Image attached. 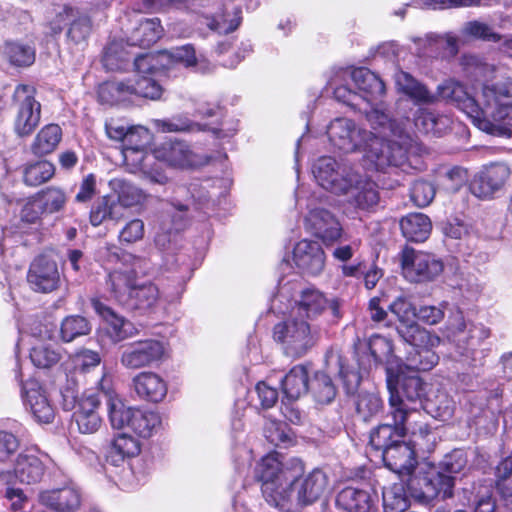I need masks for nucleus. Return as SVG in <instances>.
I'll list each match as a JSON object with an SVG mask.
<instances>
[{
	"mask_svg": "<svg viewBox=\"0 0 512 512\" xmlns=\"http://www.w3.org/2000/svg\"><path fill=\"white\" fill-rule=\"evenodd\" d=\"M461 65L470 77L481 81L471 96L464 85L449 79L437 87V96L409 73L398 71L395 84L416 103H433L437 97L453 102L481 131L493 136L512 134V77L502 76L491 64L472 54L463 55Z\"/></svg>",
	"mask_w": 512,
	"mask_h": 512,
	"instance_id": "obj_1",
	"label": "nucleus"
},
{
	"mask_svg": "<svg viewBox=\"0 0 512 512\" xmlns=\"http://www.w3.org/2000/svg\"><path fill=\"white\" fill-rule=\"evenodd\" d=\"M365 114L373 131L361 128L352 119L338 117L327 126L330 145L344 153H363L365 160L378 171L418 169L421 147L405 124L392 120L379 108L365 110Z\"/></svg>",
	"mask_w": 512,
	"mask_h": 512,
	"instance_id": "obj_2",
	"label": "nucleus"
},
{
	"mask_svg": "<svg viewBox=\"0 0 512 512\" xmlns=\"http://www.w3.org/2000/svg\"><path fill=\"white\" fill-rule=\"evenodd\" d=\"M385 466L394 473L405 477L406 487L414 497L446 499L453 494V482L441 473L430 476L421 472L414 474L417 465L416 453L409 443L399 440L382 454Z\"/></svg>",
	"mask_w": 512,
	"mask_h": 512,
	"instance_id": "obj_3",
	"label": "nucleus"
},
{
	"mask_svg": "<svg viewBox=\"0 0 512 512\" xmlns=\"http://www.w3.org/2000/svg\"><path fill=\"white\" fill-rule=\"evenodd\" d=\"M443 335L455 346L462 360L470 365H476L487 355L486 349L480 347L490 336V330L482 324L466 322L459 310L449 315Z\"/></svg>",
	"mask_w": 512,
	"mask_h": 512,
	"instance_id": "obj_4",
	"label": "nucleus"
},
{
	"mask_svg": "<svg viewBox=\"0 0 512 512\" xmlns=\"http://www.w3.org/2000/svg\"><path fill=\"white\" fill-rule=\"evenodd\" d=\"M106 286L120 305L140 313L154 309L160 300L159 289L155 284L149 282L138 285L125 272H110Z\"/></svg>",
	"mask_w": 512,
	"mask_h": 512,
	"instance_id": "obj_5",
	"label": "nucleus"
},
{
	"mask_svg": "<svg viewBox=\"0 0 512 512\" xmlns=\"http://www.w3.org/2000/svg\"><path fill=\"white\" fill-rule=\"evenodd\" d=\"M196 186L197 184H192L190 188L180 186L175 190V196L170 201L173 211L169 210L166 216H162L155 235V245L160 250L173 251L175 249L179 233L188 223L186 212L192 199L202 202L206 198L203 194L196 196Z\"/></svg>",
	"mask_w": 512,
	"mask_h": 512,
	"instance_id": "obj_6",
	"label": "nucleus"
},
{
	"mask_svg": "<svg viewBox=\"0 0 512 512\" xmlns=\"http://www.w3.org/2000/svg\"><path fill=\"white\" fill-rule=\"evenodd\" d=\"M273 337L287 356L299 358L314 347L318 332L306 320L292 313L274 326Z\"/></svg>",
	"mask_w": 512,
	"mask_h": 512,
	"instance_id": "obj_7",
	"label": "nucleus"
},
{
	"mask_svg": "<svg viewBox=\"0 0 512 512\" xmlns=\"http://www.w3.org/2000/svg\"><path fill=\"white\" fill-rule=\"evenodd\" d=\"M285 486L282 496L278 498L277 509L285 512H298L303 506L318 500L327 489V476L320 469H315L306 477L297 479Z\"/></svg>",
	"mask_w": 512,
	"mask_h": 512,
	"instance_id": "obj_8",
	"label": "nucleus"
},
{
	"mask_svg": "<svg viewBox=\"0 0 512 512\" xmlns=\"http://www.w3.org/2000/svg\"><path fill=\"white\" fill-rule=\"evenodd\" d=\"M389 405L393 424H381L370 434V446L381 455L405 436L406 422L415 414V408L408 407L399 394L391 393Z\"/></svg>",
	"mask_w": 512,
	"mask_h": 512,
	"instance_id": "obj_9",
	"label": "nucleus"
},
{
	"mask_svg": "<svg viewBox=\"0 0 512 512\" xmlns=\"http://www.w3.org/2000/svg\"><path fill=\"white\" fill-rule=\"evenodd\" d=\"M257 473L266 501L276 508L282 490L295 480V470L285 464L279 454L271 453L261 459Z\"/></svg>",
	"mask_w": 512,
	"mask_h": 512,
	"instance_id": "obj_10",
	"label": "nucleus"
},
{
	"mask_svg": "<svg viewBox=\"0 0 512 512\" xmlns=\"http://www.w3.org/2000/svg\"><path fill=\"white\" fill-rule=\"evenodd\" d=\"M404 278L411 283L425 284L435 281L443 272V261L434 254L406 249L401 257Z\"/></svg>",
	"mask_w": 512,
	"mask_h": 512,
	"instance_id": "obj_11",
	"label": "nucleus"
},
{
	"mask_svg": "<svg viewBox=\"0 0 512 512\" xmlns=\"http://www.w3.org/2000/svg\"><path fill=\"white\" fill-rule=\"evenodd\" d=\"M318 184L332 193L345 195L356 170L345 163H338L333 157L323 156L315 161L312 168Z\"/></svg>",
	"mask_w": 512,
	"mask_h": 512,
	"instance_id": "obj_12",
	"label": "nucleus"
},
{
	"mask_svg": "<svg viewBox=\"0 0 512 512\" xmlns=\"http://www.w3.org/2000/svg\"><path fill=\"white\" fill-rule=\"evenodd\" d=\"M50 461V457L45 453H20L12 469L0 471V484H36L43 478Z\"/></svg>",
	"mask_w": 512,
	"mask_h": 512,
	"instance_id": "obj_13",
	"label": "nucleus"
},
{
	"mask_svg": "<svg viewBox=\"0 0 512 512\" xmlns=\"http://www.w3.org/2000/svg\"><path fill=\"white\" fill-rule=\"evenodd\" d=\"M36 88L29 84H18L13 93V101L17 104V115L14 129L21 137L29 136L39 125L41 104L36 100Z\"/></svg>",
	"mask_w": 512,
	"mask_h": 512,
	"instance_id": "obj_14",
	"label": "nucleus"
},
{
	"mask_svg": "<svg viewBox=\"0 0 512 512\" xmlns=\"http://www.w3.org/2000/svg\"><path fill=\"white\" fill-rule=\"evenodd\" d=\"M15 379L21 385L26 410L38 423H51L55 418V407L46 390L36 380L31 379L23 382L21 368L18 363L15 369Z\"/></svg>",
	"mask_w": 512,
	"mask_h": 512,
	"instance_id": "obj_15",
	"label": "nucleus"
},
{
	"mask_svg": "<svg viewBox=\"0 0 512 512\" xmlns=\"http://www.w3.org/2000/svg\"><path fill=\"white\" fill-rule=\"evenodd\" d=\"M166 353V345L157 339H146L126 345L120 362L127 369L149 367L161 361Z\"/></svg>",
	"mask_w": 512,
	"mask_h": 512,
	"instance_id": "obj_16",
	"label": "nucleus"
},
{
	"mask_svg": "<svg viewBox=\"0 0 512 512\" xmlns=\"http://www.w3.org/2000/svg\"><path fill=\"white\" fill-rule=\"evenodd\" d=\"M340 75L342 78L350 77L352 79L358 90L361 102L369 106V109L379 108L386 113L383 104L377 103L385 93V84L378 75L364 67L352 70L341 69Z\"/></svg>",
	"mask_w": 512,
	"mask_h": 512,
	"instance_id": "obj_17",
	"label": "nucleus"
},
{
	"mask_svg": "<svg viewBox=\"0 0 512 512\" xmlns=\"http://www.w3.org/2000/svg\"><path fill=\"white\" fill-rule=\"evenodd\" d=\"M37 503L51 512H77L82 504V492L73 482L61 487L41 489Z\"/></svg>",
	"mask_w": 512,
	"mask_h": 512,
	"instance_id": "obj_18",
	"label": "nucleus"
},
{
	"mask_svg": "<svg viewBox=\"0 0 512 512\" xmlns=\"http://www.w3.org/2000/svg\"><path fill=\"white\" fill-rule=\"evenodd\" d=\"M155 157L174 168H191L205 163V159L195 153L191 146L183 140L169 139L155 147Z\"/></svg>",
	"mask_w": 512,
	"mask_h": 512,
	"instance_id": "obj_19",
	"label": "nucleus"
},
{
	"mask_svg": "<svg viewBox=\"0 0 512 512\" xmlns=\"http://www.w3.org/2000/svg\"><path fill=\"white\" fill-rule=\"evenodd\" d=\"M511 176L505 163H491L485 166L471 183V192L478 198L486 199L501 191Z\"/></svg>",
	"mask_w": 512,
	"mask_h": 512,
	"instance_id": "obj_20",
	"label": "nucleus"
},
{
	"mask_svg": "<svg viewBox=\"0 0 512 512\" xmlns=\"http://www.w3.org/2000/svg\"><path fill=\"white\" fill-rule=\"evenodd\" d=\"M122 156L126 166L132 173H142L150 182L164 185L168 177L157 163L155 149L153 153H148L146 149H122Z\"/></svg>",
	"mask_w": 512,
	"mask_h": 512,
	"instance_id": "obj_21",
	"label": "nucleus"
},
{
	"mask_svg": "<svg viewBox=\"0 0 512 512\" xmlns=\"http://www.w3.org/2000/svg\"><path fill=\"white\" fill-rule=\"evenodd\" d=\"M349 183L350 194L348 205L358 212H373L380 201V194L377 184L368 177L361 175L358 171L352 176Z\"/></svg>",
	"mask_w": 512,
	"mask_h": 512,
	"instance_id": "obj_22",
	"label": "nucleus"
},
{
	"mask_svg": "<svg viewBox=\"0 0 512 512\" xmlns=\"http://www.w3.org/2000/svg\"><path fill=\"white\" fill-rule=\"evenodd\" d=\"M91 304L97 315L102 320V331L113 343H119L135 335L134 325L117 314L112 308L102 303L98 298H93Z\"/></svg>",
	"mask_w": 512,
	"mask_h": 512,
	"instance_id": "obj_23",
	"label": "nucleus"
},
{
	"mask_svg": "<svg viewBox=\"0 0 512 512\" xmlns=\"http://www.w3.org/2000/svg\"><path fill=\"white\" fill-rule=\"evenodd\" d=\"M27 280L35 291L49 293L56 290L61 281L57 263L45 255L36 257L30 265Z\"/></svg>",
	"mask_w": 512,
	"mask_h": 512,
	"instance_id": "obj_24",
	"label": "nucleus"
},
{
	"mask_svg": "<svg viewBox=\"0 0 512 512\" xmlns=\"http://www.w3.org/2000/svg\"><path fill=\"white\" fill-rule=\"evenodd\" d=\"M326 310H329L332 316L338 319L340 317L339 301L336 298H326L318 289L307 288L301 292L300 299L292 313L299 317L305 314L308 319H314Z\"/></svg>",
	"mask_w": 512,
	"mask_h": 512,
	"instance_id": "obj_25",
	"label": "nucleus"
},
{
	"mask_svg": "<svg viewBox=\"0 0 512 512\" xmlns=\"http://www.w3.org/2000/svg\"><path fill=\"white\" fill-rule=\"evenodd\" d=\"M387 388L389 393L399 394L408 407L415 408V414L412 418L420 416L417 403L421 406L422 400L426 395V384L417 375L404 376L397 375L394 381L391 375L387 377Z\"/></svg>",
	"mask_w": 512,
	"mask_h": 512,
	"instance_id": "obj_26",
	"label": "nucleus"
},
{
	"mask_svg": "<svg viewBox=\"0 0 512 512\" xmlns=\"http://www.w3.org/2000/svg\"><path fill=\"white\" fill-rule=\"evenodd\" d=\"M305 221L307 227L326 245L338 241L342 235V227L339 221L324 208H309Z\"/></svg>",
	"mask_w": 512,
	"mask_h": 512,
	"instance_id": "obj_27",
	"label": "nucleus"
},
{
	"mask_svg": "<svg viewBox=\"0 0 512 512\" xmlns=\"http://www.w3.org/2000/svg\"><path fill=\"white\" fill-rule=\"evenodd\" d=\"M293 262L302 273L316 276L325 267V253L318 242L301 240L293 249Z\"/></svg>",
	"mask_w": 512,
	"mask_h": 512,
	"instance_id": "obj_28",
	"label": "nucleus"
},
{
	"mask_svg": "<svg viewBox=\"0 0 512 512\" xmlns=\"http://www.w3.org/2000/svg\"><path fill=\"white\" fill-rule=\"evenodd\" d=\"M100 388L105 396L108 417L113 429H129L130 422L136 409L128 407L118 396L111 385L110 378L103 375L100 381Z\"/></svg>",
	"mask_w": 512,
	"mask_h": 512,
	"instance_id": "obj_29",
	"label": "nucleus"
},
{
	"mask_svg": "<svg viewBox=\"0 0 512 512\" xmlns=\"http://www.w3.org/2000/svg\"><path fill=\"white\" fill-rule=\"evenodd\" d=\"M100 400L95 393H84L78 402V408L73 413V419L83 434L95 433L101 426L102 420L97 412Z\"/></svg>",
	"mask_w": 512,
	"mask_h": 512,
	"instance_id": "obj_30",
	"label": "nucleus"
},
{
	"mask_svg": "<svg viewBox=\"0 0 512 512\" xmlns=\"http://www.w3.org/2000/svg\"><path fill=\"white\" fill-rule=\"evenodd\" d=\"M154 127L163 133L166 132H195L201 130H211L215 137L220 139L230 138L233 136L237 127L234 125L228 128H209L207 125H201L199 123L193 122L187 118L183 117H174L172 119L165 120H154Z\"/></svg>",
	"mask_w": 512,
	"mask_h": 512,
	"instance_id": "obj_31",
	"label": "nucleus"
},
{
	"mask_svg": "<svg viewBox=\"0 0 512 512\" xmlns=\"http://www.w3.org/2000/svg\"><path fill=\"white\" fill-rule=\"evenodd\" d=\"M133 385L139 397L151 401L160 402L167 394V383L154 372H141L133 379Z\"/></svg>",
	"mask_w": 512,
	"mask_h": 512,
	"instance_id": "obj_32",
	"label": "nucleus"
},
{
	"mask_svg": "<svg viewBox=\"0 0 512 512\" xmlns=\"http://www.w3.org/2000/svg\"><path fill=\"white\" fill-rule=\"evenodd\" d=\"M140 451L141 444L137 438L121 433L113 439L106 460L109 464L119 467L124 465L127 459L137 456Z\"/></svg>",
	"mask_w": 512,
	"mask_h": 512,
	"instance_id": "obj_33",
	"label": "nucleus"
},
{
	"mask_svg": "<svg viewBox=\"0 0 512 512\" xmlns=\"http://www.w3.org/2000/svg\"><path fill=\"white\" fill-rule=\"evenodd\" d=\"M419 416L409 419L406 422V433H410L411 439L409 444L415 453H431L434 451L438 436L426 423L416 419Z\"/></svg>",
	"mask_w": 512,
	"mask_h": 512,
	"instance_id": "obj_34",
	"label": "nucleus"
},
{
	"mask_svg": "<svg viewBox=\"0 0 512 512\" xmlns=\"http://www.w3.org/2000/svg\"><path fill=\"white\" fill-rule=\"evenodd\" d=\"M336 505L346 512H376L369 492L355 487L342 489L337 495Z\"/></svg>",
	"mask_w": 512,
	"mask_h": 512,
	"instance_id": "obj_35",
	"label": "nucleus"
},
{
	"mask_svg": "<svg viewBox=\"0 0 512 512\" xmlns=\"http://www.w3.org/2000/svg\"><path fill=\"white\" fill-rule=\"evenodd\" d=\"M63 16L67 18V40L74 45L86 43L92 32L90 17L77 8L66 10V13L60 15Z\"/></svg>",
	"mask_w": 512,
	"mask_h": 512,
	"instance_id": "obj_36",
	"label": "nucleus"
},
{
	"mask_svg": "<svg viewBox=\"0 0 512 512\" xmlns=\"http://www.w3.org/2000/svg\"><path fill=\"white\" fill-rule=\"evenodd\" d=\"M397 332L405 342L413 347L414 350L434 348L440 343V338L436 334L421 327L415 321L406 324H399L397 326Z\"/></svg>",
	"mask_w": 512,
	"mask_h": 512,
	"instance_id": "obj_37",
	"label": "nucleus"
},
{
	"mask_svg": "<svg viewBox=\"0 0 512 512\" xmlns=\"http://www.w3.org/2000/svg\"><path fill=\"white\" fill-rule=\"evenodd\" d=\"M309 389V372L306 366L296 365L282 380V390L285 398L291 401L305 395Z\"/></svg>",
	"mask_w": 512,
	"mask_h": 512,
	"instance_id": "obj_38",
	"label": "nucleus"
},
{
	"mask_svg": "<svg viewBox=\"0 0 512 512\" xmlns=\"http://www.w3.org/2000/svg\"><path fill=\"white\" fill-rule=\"evenodd\" d=\"M62 140V129L57 124H47L36 134L30 149L38 157L46 156L56 150Z\"/></svg>",
	"mask_w": 512,
	"mask_h": 512,
	"instance_id": "obj_39",
	"label": "nucleus"
},
{
	"mask_svg": "<svg viewBox=\"0 0 512 512\" xmlns=\"http://www.w3.org/2000/svg\"><path fill=\"white\" fill-rule=\"evenodd\" d=\"M163 34V27L158 18L141 21L128 38V45L148 48L156 43Z\"/></svg>",
	"mask_w": 512,
	"mask_h": 512,
	"instance_id": "obj_40",
	"label": "nucleus"
},
{
	"mask_svg": "<svg viewBox=\"0 0 512 512\" xmlns=\"http://www.w3.org/2000/svg\"><path fill=\"white\" fill-rule=\"evenodd\" d=\"M62 357L60 347L53 341L36 339L30 350V359L37 368L48 369L57 364Z\"/></svg>",
	"mask_w": 512,
	"mask_h": 512,
	"instance_id": "obj_41",
	"label": "nucleus"
},
{
	"mask_svg": "<svg viewBox=\"0 0 512 512\" xmlns=\"http://www.w3.org/2000/svg\"><path fill=\"white\" fill-rule=\"evenodd\" d=\"M403 236L410 241L423 242L431 232V221L422 213H412L400 221Z\"/></svg>",
	"mask_w": 512,
	"mask_h": 512,
	"instance_id": "obj_42",
	"label": "nucleus"
},
{
	"mask_svg": "<svg viewBox=\"0 0 512 512\" xmlns=\"http://www.w3.org/2000/svg\"><path fill=\"white\" fill-rule=\"evenodd\" d=\"M449 118L427 109H419L414 118L415 127L422 133L440 136L449 125Z\"/></svg>",
	"mask_w": 512,
	"mask_h": 512,
	"instance_id": "obj_43",
	"label": "nucleus"
},
{
	"mask_svg": "<svg viewBox=\"0 0 512 512\" xmlns=\"http://www.w3.org/2000/svg\"><path fill=\"white\" fill-rule=\"evenodd\" d=\"M161 424V417L153 411L136 409L130 422L129 430L140 437L148 438L158 430Z\"/></svg>",
	"mask_w": 512,
	"mask_h": 512,
	"instance_id": "obj_44",
	"label": "nucleus"
},
{
	"mask_svg": "<svg viewBox=\"0 0 512 512\" xmlns=\"http://www.w3.org/2000/svg\"><path fill=\"white\" fill-rule=\"evenodd\" d=\"M405 486L406 482H399L383 489L384 512H404L409 507Z\"/></svg>",
	"mask_w": 512,
	"mask_h": 512,
	"instance_id": "obj_45",
	"label": "nucleus"
},
{
	"mask_svg": "<svg viewBox=\"0 0 512 512\" xmlns=\"http://www.w3.org/2000/svg\"><path fill=\"white\" fill-rule=\"evenodd\" d=\"M3 55L12 65L18 67L30 66L35 61L34 47L21 42H6L3 46Z\"/></svg>",
	"mask_w": 512,
	"mask_h": 512,
	"instance_id": "obj_46",
	"label": "nucleus"
},
{
	"mask_svg": "<svg viewBox=\"0 0 512 512\" xmlns=\"http://www.w3.org/2000/svg\"><path fill=\"white\" fill-rule=\"evenodd\" d=\"M131 96L130 81H111L100 85L98 97L102 103L117 104L124 102Z\"/></svg>",
	"mask_w": 512,
	"mask_h": 512,
	"instance_id": "obj_47",
	"label": "nucleus"
},
{
	"mask_svg": "<svg viewBox=\"0 0 512 512\" xmlns=\"http://www.w3.org/2000/svg\"><path fill=\"white\" fill-rule=\"evenodd\" d=\"M40 208L45 214H53L61 211L67 202L66 193L58 187H47L36 193Z\"/></svg>",
	"mask_w": 512,
	"mask_h": 512,
	"instance_id": "obj_48",
	"label": "nucleus"
},
{
	"mask_svg": "<svg viewBox=\"0 0 512 512\" xmlns=\"http://www.w3.org/2000/svg\"><path fill=\"white\" fill-rule=\"evenodd\" d=\"M111 188L117 193L118 201L125 207L139 204L144 198V192L131 182L115 178L110 181Z\"/></svg>",
	"mask_w": 512,
	"mask_h": 512,
	"instance_id": "obj_49",
	"label": "nucleus"
},
{
	"mask_svg": "<svg viewBox=\"0 0 512 512\" xmlns=\"http://www.w3.org/2000/svg\"><path fill=\"white\" fill-rule=\"evenodd\" d=\"M55 173L54 165L49 161H37L26 165L23 172L24 183L39 186L49 181Z\"/></svg>",
	"mask_w": 512,
	"mask_h": 512,
	"instance_id": "obj_50",
	"label": "nucleus"
},
{
	"mask_svg": "<svg viewBox=\"0 0 512 512\" xmlns=\"http://www.w3.org/2000/svg\"><path fill=\"white\" fill-rule=\"evenodd\" d=\"M158 76L141 75L132 83L130 81L131 95L148 98L150 100H159L164 89L157 80Z\"/></svg>",
	"mask_w": 512,
	"mask_h": 512,
	"instance_id": "obj_51",
	"label": "nucleus"
},
{
	"mask_svg": "<svg viewBox=\"0 0 512 512\" xmlns=\"http://www.w3.org/2000/svg\"><path fill=\"white\" fill-rule=\"evenodd\" d=\"M340 72L341 69L336 73L335 77L331 78L328 82L329 87L333 90L335 99L352 107L353 109H358L359 111H363L365 113V110L369 109L361 106V98L358 94V91H353L346 85L339 84L340 81L346 80L348 78H342Z\"/></svg>",
	"mask_w": 512,
	"mask_h": 512,
	"instance_id": "obj_52",
	"label": "nucleus"
},
{
	"mask_svg": "<svg viewBox=\"0 0 512 512\" xmlns=\"http://www.w3.org/2000/svg\"><path fill=\"white\" fill-rule=\"evenodd\" d=\"M134 65L137 76H160L164 70L167 69L165 63V54H163L162 51L157 54L148 53L140 55L135 58Z\"/></svg>",
	"mask_w": 512,
	"mask_h": 512,
	"instance_id": "obj_53",
	"label": "nucleus"
},
{
	"mask_svg": "<svg viewBox=\"0 0 512 512\" xmlns=\"http://www.w3.org/2000/svg\"><path fill=\"white\" fill-rule=\"evenodd\" d=\"M165 54V63L167 68L172 65L180 64L184 67H198L200 70L201 60L195 54V49L192 45H184L173 48L171 50L162 51Z\"/></svg>",
	"mask_w": 512,
	"mask_h": 512,
	"instance_id": "obj_54",
	"label": "nucleus"
},
{
	"mask_svg": "<svg viewBox=\"0 0 512 512\" xmlns=\"http://www.w3.org/2000/svg\"><path fill=\"white\" fill-rule=\"evenodd\" d=\"M315 400L320 404L331 403L336 396V387L325 372H317L310 385Z\"/></svg>",
	"mask_w": 512,
	"mask_h": 512,
	"instance_id": "obj_55",
	"label": "nucleus"
},
{
	"mask_svg": "<svg viewBox=\"0 0 512 512\" xmlns=\"http://www.w3.org/2000/svg\"><path fill=\"white\" fill-rule=\"evenodd\" d=\"M355 406L358 415L368 421L383 409V401L376 392H360Z\"/></svg>",
	"mask_w": 512,
	"mask_h": 512,
	"instance_id": "obj_56",
	"label": "nucleus"
},
{
	"mask_svg": "<svg viewBox=\"0 0 512 512\" xmlns=\"http://www.w3.org/2000/svg\"><path fill=\"white\" fill-rule=\"evenodd\" d=\"M264 435L275 446L287 447L293 441L291 429L287 424L274 419L266 420Z\"/></svg>",
	"mask_w": 512,
	"mask_h": 512,
	"instance_id": "obj_57",
	"label": "nucleus"
},
{
	"mask_svg": "<svg viewBox=\"0 0 512 512\" xmlns=\"http://www.w3.org/2000/svg\"><path fill=\"white\" fill-rule=\"evenodd\" d=\"M91 325L83 316L66 317L61 324V337L65 342H71L75 338L89 334Z\"/></svg>",
	"mask_w": 512,
	"mask_h": 512,
	"instance_id": "obj_58",
	"label": "nucleus"
},
{
	"mask_svg": "<svg viewBox=\"0 0 512 512\" xmlns=\"http://www.w3.org/2000/svg\"><path fill=\"white\" fill-rule=\"evenodd\" d=\"M241 11L234 9L232 13H227L223 10L221 12L214 13L208 26L211 30H214L220 34H227L237 29L241 22Z\"/></svg>",
	"mask_w": 512,
	"mask_h": 512,
	"instance_id": "obj_59",
	"label": "nucleus"
},
{
	"mask_svg": "<svg viewBox=\"0 0 512 512\" xmlns=\"http://www.w3.org/2000/svg\"><path fill=\"white\" fill-rule=\"evenodd\" d=\"M467 465V457L463 450L456 449L449 454H446L443 460L440 463L441 471L431 470L426 473L425 476H430L432 473H441L447 477L452 479L454 483V478L451 474H456L461 472Z\"/></svg>",
	"mask_w": 512,
	"mask_h": 512,
	"instance_id": "obj_60",
	"label": "nucleus"
},
{
	"mask_svg": "<svg viewBox=\"0 0 512 512\" xmlns=\"http://www.w3.org/2000/svg\"><path fill=\"white\" fill-rule=\"evenodd\" d=\"M433 348L417 349L410 352L407 357V367L414 371L431 370L439 361Z\"/></svg>",
	"mask_w": 512,
	"mask_h": 512,
	"instance_id": "obj_61",
	"label": "nucleus"
},
{
	"mask_svg": "<svg viewBox=\"0 0 512 512\" xmlns=\"http://www.w3.org/2000/svg\"><path fill=\"white\" fill-rule=\"evenodd\" d=\"M460 32L463 37H471L485 41L498 42L501 39V36L495 33L491 26L477 20L466 22Z\"/></svg>",
	"mask_w": 512,
	"mask_h": 512,
	"instance_id": "obj_62",
	"label": "nucleus"
},
{
	"mask_svg": "<svg viewBox=\"0 0 512 512\" xmlns=\"http://www.w3.org/2000/svg\"><path fill=\"white\" fill-rule=\"evenodd\" d=\"M16 483L11 484H0L5 487L4 499L6 505L12 512H23L28 504V496L25 494L23 489L16 487Z\"/></svg>",
	"mask_w": 512,
	"mask_h": 512,
	"instance_id": "obj_63",
	"label": "nucleus"
},
{
	"mask_svg": "<svg viewBox=\"0 0 512 512\" xmlns=\"http://www.w3.org/2000/svg\"><path fill=\"white\" fill-rule=\"evenodd\" d=\"M115 202L109 197L100 198L90 211V222L93 226H99L107 218L114 219Z\"/></svg>",
	"mask_w": 512,
	"mask_h": 512,
	"instance_id": "obj_64",
	"label": "nucleus"
}]
</instances>
